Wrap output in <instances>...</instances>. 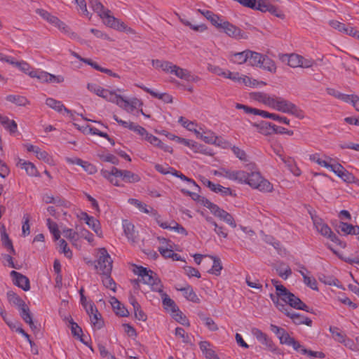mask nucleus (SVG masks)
Here are the masks:
<instances>
[{"mask_svg": "<svg viewBox=\"0 0 359 359\" xmlns=\"http://www.w3.org/2000/svg\"><path fill=\"white\" fill-rule=\"evenodd\" d=\"M220 219L224 221L226 224H228L229 226H231L233 228H235L236 226V222L232 217L231 214L225 211L224 210L222 209L219 214L217 216Z\"/></svg>", "mask_w": 359, "mask_h": 359, "instance_id": "nucleus-46", "label": "nucleus"}, {"mask_svg": "<svg viewBox=\"0 0 359 359\" xmlns=\"http://www.w3.org/2000/svg\"><path fill=\"white\" fill-rule=\"evenodd\" d=\"M32 78H36L43 83H47L49 73L39 70H32L29 73Z\"/></svg>", "mask_w": 359, "mask_h": 359, "instance_id": "nucleus-52", "label": "nucleus"}, {"mask_svg": "<svg viewBox=\"0 0 359 359\" xmlns=\"http://www.w3.org/2000/svg\"><path fill=\"white\" fill-rule=\"evenodd\" d=\"M270 297L273 302L274 304H276L277 308L283 312L287 317L292 319V322L296 325H306L307 326H311L312 325V320L306 316H304L298 313L289 311L286 307L285 305L281 303H279V299H276V302L275 300V297L273 294H271Z\"/></svg>", "mask_w": 359, "mask_h": 359, "instance_id": "nucleus-6", "label": "nucleus"}, {"mask_svg": "<svg viewBox=\"0 0 359 359\" xmlns=\"http://www.w3.org/2000/svg\"><path fill=\"white\" fill-rule=\"evenodd\" d=\"M62 234L66 238L69 239L70 241H77L78 240V233L74 231L72 229H63Z\"/></svg>", "mask_w": 359, "mask_h": 359, "instance_id": "nucleus-63", "label": "nucleus"}, {"mask_svg": "<svg viewBox=\"0 0 359 359\" xmlns=\"http://www.w3.org/2000/svg\"><path fill=\"white\" fill-rule=\"evenodd\" d=\"M46 104L57 112H62V110L69 112V111L65 107L62 102L57 100L52 97H48L46 100Z\"/></svg>", "mask_w": 359, "mask_h": 359, "instance_id": "nucleus-34", "label": "nucleus"}, {"mask_svg": "<svg viewBox=\"0 0 359 359\" xmlns=\"http://www.w3.org/2000/svg\"><path fill=\"white\" fill-rule=\"evenodd\" d=\"M201 140H203L205 142L208 144H215L217 139V137L213 132L206 131L203 133H201L199 131L198 137Z\"/></svg>", "mask_w": 359, "mask_h": 359, "instance_id": "nucleus-47", "label": "nucleus"}, {"mask_svg": "<svg viewBox=\"0 0 359 359\" xmlns=\"http://www.w3.org/2000/svg\"><path fill=\"white\" fill-rule=\"evenodd\" d=\"M301 55L297 54H291L288 56L287 65L291 67H299Z\"/></svg>", "mask_w": 359, "mask_h": 359, "instance_id": "nucleus-64", "label": "nucleus"}, {"mask_svg": "<svg viewBox=\"0 0 359 359\" xmlns=\"http://www.w3.org/2000/svg\"><path fill=\"white\" fill-rule=\"evenodd\" d=\"M16 165L18 167L24 169L28 175L31 177L39 176V172L34 163L19 158Z\"/></svg>", "mask_w": 359, "mask_h": 359, "instance_id": "nucleus-24", "label": "nucleus"}, {"mask_svg": "<svg viewBox=\"0 0 359 359\" xmlns=\"http://www.w3.org/2000/svg\"><path fill=\"white\" fill-rule=\"evenodd\" d=\"M278 338L281 344L291 346L296 351L298 348H301V344L294 338L290 337V334L285 330H283V332H282Z\"/></svg>", "mask_w": 359, "mask_h": 359, "instance_id": "nucleus-21", "label": "nucleus"}, {"mask_svg": "<svg viewBox=\"0 0 359 359\" xmlns=\"http://www.w3.org/2000/svg\"><path fill=\"white\" fill-rule=\"evenodd\" d=\"M134 272L141 278V281L149 285L153 291L162 292L163 285L161 280L153 271L143 266H137Z\"/></svg>", "mask_w": 359, "mask_h": 359, "instance_id": "nucleus-3", "label": "nucleus"}, {"mask_svg": "<svg viewBox=\"0 0 359 359\" xmlns=\"http://www.w3.org/2000/svg\"><path fill=\"white\" fill-rule=\"evenodd\" d=\"M248 172L239 170H229V178L228 180L236 182L239 184H245L248 180Z\"/></svg>", "mask_w": 359, "mask_h": 359, "instance_id": "nucleus-26", "label": "nucleus"}, {"mask_svg": "<svg viewBox=\"0 0 359 359\" xmlns=\"http://www.w3.org/2000/svg\"><path fill=\"white\" fill-rule=\"evenodd\" d=\"M172 318L179 323L182 324L184 326L189 327L190 323L187 317L183 314V313L178 309L177 311H175V313H172Z\"/></svg>", "mask_w": 359, "mask_h": 359, "instance_id": "nucleus-50", "label": "nucleus"}, {"mask_svg": "<svg viewBox=\"0 0 359 359\" xmlns=\"http://www.w3.org/2000/svg\"><path fill=\"white\" fill-rule=\"evenodd\" d=\"M280 291V299L295 309L310 312L309 308L298 297L290 292L284 286L278 288Z\"/></svg>", "mask_w": 359, "mask_h": 359, "instance_id": "nucleus-7", "label": "nucleus"}, {"mask_svg": "<svg viewBox=\"0 0 359 359\" xmlns=\"http://www.w3.org/2000/svg\"><path fill=\"white\" fill-rule=\"evenodd\" d=\"M113 118L118 124L122 126L123 128H128L129 130L137 133L142 137H145L146 135H147L148 132L147 131V130L141 126H139L133 122H128L123 121L118 118V117L116 115H114Z\"/></svg>", "mask_w": 359, "mask_h": 359, "instance_id": "nucleus-16", "label": "nucleus"}, {"mask_svg": "<svg viewBox=\"0 0 359 359\" xmlns=\"http://www.w3.org/2000/svg\"><path fill=\"white\" fill-rule=\"evenodd\" d=\"M102 98L105 99L107 101L116 103L120 107L122 106L123 97L120 95H117L114 91L106 89Z\"/></svg>", "mask_w": 359, "mask_h": 359, "instance_id": "nucleus-31", "label": "nucleus"}, {"mask_svg": "<svg viewBox=\"0 0 359 359\" xmlns=\"http://www.w3.org/2000/svg\"><path fill=\"white\" fill-rule=\"evenodd\" d=\"M263 57V55L249 50L248 61L250 65L259 67Z\"/></svg>", "mask_w": 359, "mask_h": 359, "instance_id": "nucleus-41", "label": "nucleus"}, {"mask_svg": "<svg viewBox=\"0 0 359 359\" xmlns=\"http://www.w3.org/2000/svg\"><path fill=\"white\" fill-rule=\"evenodd\" d=\"M128 202L136 206L141 212L149 214L151 212L150 206L135 198H130Z\"/></svg>", "mask_w": 359, "mask_h": 359, "instance_id": "nucleus-53", "label": "nucleus"}, {"mask_svg": "<svg viewBox=\"0 0 359 359\" xmlns=\"http://www.w3.org/2000/svg\"><path fill=\"white\" fill-rule=\"evenodd\" d=\"M312 220L316 229L322 236L330 238L332 242L338 244L341 247L345 246V244H344L339 240V238L333 233L330 227L327 224H325L321 218L318 217H312Z\"/></svg>", "mask_w": 359, "mask_h": 359, "instance_id": "nucleus-8", "label": "nucleus"}, {"mask_svg": "<svg viewBox=\"0 0 359 359\" xmlns=\"http://www.w3.org/2000/svg\"><path fill=\"white\" fill-rule=\"evenodd\" d=\"M87 88L90 92L95 93V95L102 97L103 95L105 92V88H102L100 85L96 83H88Z\"/></svg>", "mask_w": 359, "mask_h": 359, "instance_id": "nucleus-58", "label": "nucleus"}, {"mask_svg": "<svg viewBox=\"0 0 359 359\" xmlns=\"http://www.w3.org/2000/svg\"><path fill=\"white\" fill-rule=\"evenodd\" d=\"M81 219L85 221L86 224L92 229V230L99 237H102V231L100 221L93 216L88 215L86 212H82L81 213Z\"/></svg>", "mask_w": 359, "mask_h": 359, "instance_id": "nucleus-15", "label": "nucleus"}, {"mask_svg": "<svg viewBox=\"0 0 359 359\" xmlns=\"http://www.w3.org/2000/svg\"><path fill=\"white\" fill-rule=\"evenodd\" d=\"M213 260V265L212 268L208 271L210 273L214 274L215 276H219L221 273V271L222 269V264L221 259L217 257L211 256L210 257Z\"/></svg>", "mask_w": 359, "mask_h": 359, "instance_id": "nucleus-45", "label": "nucleus"}, {"mask_svg": "<svg viewBox=\"0 0 359 359\" xmlns=\"http://www.w3.org/2000/svg\"><path fill=\"white\" fill-rule=\"evenodd\" d=\"M179 123H180L184 128H186L187 130H190V131H192L194 132L197 137H198V134H199V130H198L196 128V124L192 122V121H190L187 119H186L185 118H184L183 116H180L179 118Z\"/></svg>", "mask_w": 359, "mask_h": 359, "instance_id": "nucleus-48", "label": "nucleus"}, {"mask_svg": "<svg viewBox=\"0 0 359 359\" xmlns=\"http://www.w3.org/2000/svg\"><path fill=\"white\" fill-rule=\"evenodd\" d=\"M115 173L126 183H136L141 180V177L130 170H114Z\"/></svg>", "mask_w": 359, "mask_h": 359, "instance_id": "nucleus-20", "label": "nucleus"}, {"mask_svg": "<svg viewBox=\"0 0 359 359\" xmlns=\"http://www.w3.org/2000/svg\"><path fill=\"white\" fill-rule=\"evenodd\" d=\"M114 170H118V168L116 167H112L110 170H102L101 174L103 177L109 180L112 184L116 187H119L120 184L117 178L120 177L119 175L115 173L116 172L114 171Z\"/></svg>", "mask_w": 359, "mask_h": 359, "instance_id": "nucleus-29", "label": "nucleus"}, {"mask_svg": "<svg viewBox=\"0 0 359 359\" xmlns=\"http://www.w3.org/2000/svg\"><path fill=\"white\" fill-rule=\"evenodd\" d=\"M259 67L271 72H274L276 69L275 62L266 55H264Z\"/></svg>", "mask_w": 359, "mask_h": 359, "instance_id": "nucleus-42", "label": "nucleus"}, {"mask_svg": "<svg viewBox=\"0 0 359 359\" xmlns=\"http://www.w3.org/2000/svg\"><path fill=\"white\" fill-rule=\"evenodd\" d=\"M1 241L5 248H6L10 252L15 255V251L13 248L11 240L9 238L8 234L6 232H1Z\"/></svg>", "mask_w": 359, "mask_h": 359, "instance_id": "nucleus-59", "label": "nucleus"}, {"mask_svg": "<svg viewBox=\"0 0 359 359\" xmlns=\"http://www.w3.org/2000/svg\"><path fill=\"white\" fill-rule=\"evenodd\" d=\"M20 315L23 320L27 323L32 320V315L27 304L19 309Z\"/></svg>", "mask_w": 359, "mask_h": 359, "instance_id": "nucleus-56", "label": "nucleus"}, {"mask_svg": "<svg viewBox=\"0 0 359 359\" xmlns=\"http://www.w3.org/2000/svg\"><path fill=\"white\" fill-rule=\"evenodd\" d=\"M249 50L231 54L230 60L236 64H243L248 61Z\"/></svg>", "mask_w": 359, "mask_h": 359, "instance_id": "nucleus-35", "label": "nucleus"}, {"mask_svg": "<svg viewBox=\"0 0 359 359\" xmlns=\"http://www.w3.org/2000/svg\"><path fill=\"white\" fill-rule=\"evenodd\" d=\"M143 103L136 97L130 100H126L123 97V104L121 107L128 112H132L135 109L142 107Z\"/></svg>", "mask_w": 359, "mask_h": 359, "instance_id": "nucleus-30", "label": "nucleus"}, {"mask_svg": "<svg viewBox=\"0 0 359 359\" xmlns=\"http://www.w3.org/2000/svg\"><path fill=\"white\" fill-rule=\"evenodd\" d=\"M180 21L182 24L184 25L189 27L191 29L196 31V32H203L207 29V27L204 24L201 25H193L191 22L189 20H184V19H180Z\"/></svg>", "mask_w": 359, "mask_h": 359, "instance_id": "nucleus-61", "label": "nucleus"}, {"mask_svg": "<svg viewBox=\"0 0 359 359\" xmlns=\"http://www.w3.org/2000/svg\"><path fill=\"white\" fill-rule=\"evenodd\" d=\"M303 276L304 283L312 290H318L317 281L314 278L306 276L304 272L301 271Z\"/></svg>", "mask_w": 359, "mask_h": 359, "instance_id": "nucleus-62", "label": "nucleus"}, {"mask_svg": "<svg viewBox=\"0 0 359 359\" xmlns=\"http://www.w3.org/2000/svg\"><path fill=\"white\" fill-rule=\"evenodd\" d=\"M255 126L259 129V133L265 135L273 133L275 128V124L267 121H262L258 124H255Z\"/></svg>", "mask_w": 359, "mask_h": 359, "instance_id": "nucleus-36", "label": "nucleus"}, {"mask_svg": "<svg viewBox=\"0 0 359 359\" xmlns=\"http://www.w3.org/2000/svg\"><path fill=\"white\" fill-rule=\"evenodd\" d=\"M211 191L215 193H221L223 196H231L232 191L229 187H224L219 184H215V187H212Z\"/></svg>", "mask_w": 359, "mask_h": 359, "instance_id": "nucleus-60", "label": "nucleus"}, {"mask_svg": "<svg viewBox=\"0 0 359 359\" xmlns=\"http://www.w3.org/2000/svg\"><path fill=\"white\" fill-rule=\"evenodd\" d=\"M36 13L39 14L43 19L46 20L50 25L58 28L64 34L73 39H79V36L74 32H72L71 29L65 22L58 19L56 16L53 15L47 11L41 8H38Z\"/></svg>", "mask_w": 359, "mask_h": 359, "instance_id": "nucleus-4", "label": "nucleus"}, {"mask_svg": "<svg viewBox=\"0 0 359 359\" xmlns=\"http://www.w3.org/2000/svg\"><path fill=\"white\" fill-rule=\"evenodd\" d=\"M123 228L126 236L128 241L134 243L136 241L138 233L135 230V226L128 220L123 221Z\"/></svg>", "mask_w": 359, "mask_h": 359, "instance_id": "nucleus-22", "label": "nucleus"}, {"mask_svg": "<svg viewBox=\"0 0 359 359\" xmlns=\"http://www.w3.org/2000/svg\"><path fill=\"white\" fill-rule=\"evenodd\" d=\"M259 116H261L263 118H271L274 121H277L279 123H283L286 125L290 124V120L285 116H280L278 114L269 113L266 111L259 110Z\"/></svg>", "mask_w": 359, "mask_h": 359, "instance_id": "nucleus-32", "label": "nucleus"}, {"mask_svg": "<svg viewBox=\"0 0 359 359\" xmlns=\"http://www.w3.org/2000/svg\"><path fill=\"white\" fill-rule=\"evenodd\" d=\"M136 86L145 92L149 93L152 97L158 98L159 100H163L165 103H172V97L166 93H159L154 91L153 90L143 86V85H139L136 84Z\"/></svg>", "mask_w": 359, "mask_h": 359, "instance_id": "nucleus-23", "label": "nucleus"}, {"mask_svg": "<svg viewBox=\"0 0 359 359\" xmlns=\"http://www.w3.org/2000/svg\"><path fill=\"white\" fill-rule=\"evenodd\" d=\"M0 121L4 128L11 133H14L17 131L18 126L15 121L10 120L8 117H1Z\"/></svg>", "mask_w": 359, "mask_h": 359, "instance_id": "nucleus-44", "label": "nucleus"}, {"mask_svg": "<svg viewBox=\"0 0 359 359\" xmlns=\"http://www.w3.org/2000/svg\"><path fill=\"white\" fill-rule=\"evenodd\" d=\"M7 298L8 302L17 306L18 309L26 304L25 302L13 291H8L7 292Z\"/></svg>", "mask_w": 359, "mask_h": 359, "instance_id": "nucleus-40", "label": "nucleus"}, {"mask_svg": "<svg viewBox=\"0 0 359 359\" xmlns=\"http://www.w3.org/2000/svg\"><path fill=\"white\" fill-rule=\"evenodd\" d=\"M217 29H222L227 36L237 40L248 38L247 33L229 21L222 20Z\"/></svg>", "mask_w": 359, "mask_h": 359, "instance_id": "nucleus-10", "label": "nucleus"}, {"mask_svg": "<svg viewBox=\"0 0 359 359\" xmlns=\"http://www.w3.org/2000/svg\"><path fill=\"white\" fill-rule=\"evenodd\" d=\"M309 158L311 161L316 163L322 167L330 169L331 171L332 170L333 166L334 165V164L332 163L333 159L331 157L323 155L322 158L320 154L319 153H315L309 155Z\"/></svg>", "mask_w": 359, "mask_h": 359, "instance_id": "nucleus-17", "label": "nucleus"}, {"mask_svg": "<svg viewBox=\"0 0 359 359\" xmlns=\"http://www.w3.org/2000/svg\"><path fill=\"white\" fill-rule=\"evenodd\" d=\"M329 330L332 333V338L339 343H341L346 337L345 334L339 331L337 327L330 326Z\"/></svg>", "mask_w": 359, "mask_h": 359, "instance_id": "nucleus-55", "label": "nucleus"}, {"mask_svg": "<svg viewBox=\"0 0 359 359\" xmlns=\"http://www.w3.org/2000/svg\"><path fill=\"white\" fill-rule=\"evenodd\" d=\"M111 306L116 314L119 315L122 317L128 316L129 314L128 311L125 308V306L116 298H112L111 302Z\"/></svg>", "mask_w": 359, "mask_h": 359, "instance_id": "nucleus-37", "label": "nucleus"}, {"mask_svg": "<svg viewBox=\"0 0 359 359\" xmlns=\"http://www.w3.org/2000/svg\"><path fill=\"white\" fill-rule=\"evenodd\" d=\"M332 171L345 182L353 183L355 181V176L346 170L340 163H334Z\"/></svg>", "mask_w": 359, "mask_h": 359, "instance_id": "nucleus-18", "label": "nucleus"}, {"mask_svg": "<svg viewBox=\"0 0 359 359\" xmlns=\"http://www.w3.org/2000/svg\"><path fill=\"white\" fill-rule=\"evenodd\" d=\"M250 97L255 100L262 102L278 111L294 115L299 118H304L303 111L294 104L283 97L264 92L252 93Z\"/></svg>", "mask_w": 359, "mask_h": 359, "instance_id": "nucleus-1", "label": "nucleus"}, {"mask_svg": "<svg viewBox=\"0 0 359 359\" xmlns=\"http://www.w3.org/2000/svg\"><path fill=\"white\" fill-rule=\"evenodd\" d=\"M6 100L18 106L25 107L29 104V100L25 97L21 95H8L6 96Z\"/></svg>", "mask_w": 359, "mask_h": 359, "instance_id": "nucleus-38", "label": "nucleus"}, {"mask_svg": "<svg viewBox=\"0 0 359 359\" xmlns=\"http://www.w3.org/2000/svg\"><path fill=\"white\" fill-rule=\"evenodd\" d=\"M89 4L94 12L104 20V23L108 27L120 32H124L127 25L120 20L110 15L111 11L105 8L98 0H89Z\"/></svg>", "mask_w": 359, "mask_h": 359, "instance_id": "nucleus-2", "label": "nucleus"}, {"mask_svg": "<svg viewBox=\"0 0 359 359\" xmlns=\"http://www.w3.org/2000/svg\"><path fill=\"white\" fill-rule=\"evenodd\" d=\"M13 278V283L18 287L22 288L24 291H28L30 289L29 280L27 277L15 271L10 273Z\"/></svg>", "mask_w": 359, "mask_h": 359, "instance_id": "nucleus-19", "label": "nucleus"}, {"mask_svg": "<svg viewBox=\"0 0 359 359\" xmlns=\"http://www.w3.org/2000/svg\"><path fill=\"white\" fill-rule=\"evenodd\" d=\"M198 11L201 13L204 17H205L208 20H210L212 25H214L217 29L222 21V19H221L218 15L213 13L210 11H202L198 9Z\"/></svg>", "mask_w": 359, "mask_h": 359, "instance_id": "nucleus-33", "label": "nucleus"}, {"mask_svg": "<svg viewBox=\"0 0 359 359\" xmlns=\"http://www.w3.org/2000/svg\"><path fill=\"white\" fill-rule=\"evenodd\" d=\"M71 324L72 333L74 337H77L79 340L83 344H86L85 339L82 337L83 331L82 329L78 325L77 323H74L73 320L69 322Z\"/></svg>", "mask_w": 359, "mask_h": 359, "instance_id": "nucleus-51", "label": "nucleus"}, {"mask_svg": "<svg viewBox=\"0 0 359 359\" xmlns=\"http://www.w3.org/2000/svg\"><path fill=\"white\" fill-rule=\"evenodd\" d=\"M252 333L262 344L266 346L268 350L273 353H276L278 351V349L273 341L262 331L257 328H252Z\"/></svg>", "mask_w": 359, "mask_h": 359, "instance_id": "nucleus-13", "label": "nucleus"}, {"mask_svg": "<svg viewBox=\"0 0 359 359\" xmlns=\"http://www.w3.org/2000/svg\"><path fill=\"white\" fill-rule=\"evenodd\" d=\"M176 290L178 291H181L183 292V295L184 297L192 302L199 303L200 299L198 297L196 292L194 291L192 287L189 285H186L185 287H179L177 286L175 287Z\"/></svg>", "mask_w": 359, "mask_h": 359, "instance_id": "nucleus-25", "label": "nucleus"}, {"mask_svg": "<svg viewBox=\"0 0 359 359\" xmlns=\"http://www.w3.org/2000/svg\"><path fill=\"white\" fill-rule=\"evenodd\" d=\"M150 213H151L155 217V219L159 226L164 229L174 230L179 233L187 235V230L182 225L179 224L175 221H172V224H175L174 226L168 225L166 222H163L162 220L161 215L158 214L156 210H155L153 208H150Z\"/></svg>", "mask_w": 359, "mask_h": 359, "instance_id": "nucleus-11", "label": "nucleus"}, {"mask_svg": "<svg viewBox=\"0 0 359 359\" xmlns=\"http://www.w3.org/2000/svg\"><path fill=\"white\" fill-rule=\"evenodd\" d=\"M163 301V305L165 310H170L171 313H175V311H178V306L175 304V302L169 297V296L163 292L162 290L161 292H159Z\"/></svg>", "mask_w": 359, "mask_h": 359, "instance_id": "nucleus-28", "label": "nucleus"}, {"mask_svg": "<svg viewBox=\"0 0 359 359\" xmlns=\"http://www.w3.org/2000/svg\"><path fill=\"white\" fill-rule=\"evenodd\" d=\"M246 181L245 184L260 191L271 192L273 191V185L269 181L263 178L259 172H248V177Z\"/></svg>", "mask_w": 359, "mask_h": 359, "instance_id": "nucleus-5", "label": "nucleus"}, {"mask_svg": "<svg viewBox=\"0 0 359 359\" xmlns=\"http://www.w3.org/2000/svg\"><path fill=\"white\" fill-rule=\"evenodd\" d=\"M210 344L207 341H201L199 347L206 359H219L215 351L210 348Z\"/></svg>", "mask_w": 359, "mask_h": 359, "instance_id": "nucleus-27", "label": "nucleus"}, {"mask_svg": "<svg viewBox=\"0 0 359 359\" xmlns=\"http://www.w3.org/2000/svg\"><path fill=\"white\" fill-rule=\"evenodd\" d=\"M86 312L90 316L92 325L97 330L101 329L104 325L101 314L93 304L90 303L89 309H86Z\"/></svg>", "mask_w": 359, "mask_h": 359, "instance_id": "nucleus-14", "label": "nucleus"}, {"mask_svg": "<svg viewBox=\"0 0 359 359\" xmlns=\"http://www.w3.org/2000/svg\"><path fill=\"white\" fill-rule=\"evenodd\" d=\"M175 335L182 339V341L187 344H191V338L189 335L182 327H177L175 329Z\"/></svg>", "mask_w": 359, "mask_h": 359, "instance_id": "nucleus-57", "label": "nucleus"}, {"mask_svg": "<svg viewBox=\"0 0 359 359\" xmlns=\"http://www.w3.org/2000/svg\"><path fill=\"white\" fill-rule=\"evenodd\" d=\"M278 276L284 279H287L292 274V271L289 266L285 264H280L276 269Z\"/></svg>", "mask_w": 359, "mask_h": 359, "instance_id": "nucleus-54", "label": "nucleus"}, {"mask_svg": "<svg viewBox=\"0 0 359 359\" xmlns=\"http://www.w3.org/2000/svg\"><path fill=\"white\" fill-rule=\"evenodd\" d=\"M297 351L301 353L303 355H307L310 358H324L325 357V355L323 352L308 350L302 344L301 348H298Z\"/></svg>", "mask_w": 359, "mask_h": 359, "instance_id": "nucleus-43", "label": "nucleus"}, {"mask_svg": "<svg viewBox=\"0 0 359 359\" xmlns=\"http://www.w3.org/2000/svg\"><path fill=\"white\" fill-rule=\"evenodd\" d=\"M150 213H151L155 217V219L159 226L164 229L174 230L179 233L187 235V230L182 225L179 224L175 221H172V224H175L174 226L168 225L166 222H163L162 220L161 215L158 214L156 210H155L153 208H150Z\"/></svg>", "mask_w": 359, "mask_h": 359, "instance_id": "nucleus-12", "label": "nucleus"}, {"mask_svg": "<svg viewBox=\"0 0 359 359\" xmlns=\"http://www.w3.org/2000/svg\"><path fill=\"white\" fill-rule=\"evenodd\" d=\"M99 258L96 269L102 275L111 273L112 270V259L105 248H101L99 251Z\"/></svg>", "mask_w": 359, "mask_h": 359, "instance_id": "nucleus-9", "label": "nucleus"}, {"mask_svg": "<svg viewBox=\"0 0 359 359\" xmlns=\"http://www.w3.org/2000/svg\"><path fill=\"white\" fill-rule=\"evenodd\" d=\"M174 74L177 77L184 79L186 81H191L192 76L191 73L186 69L181 68L177 65H175L172 73Z\"/></svg>", "mask_w": 359, "mask_h": 359, "instance_id": "nucleus-39", "label": "nucleus"}, {"mask_svg": "<svg viewBox=\"0 0 359 359\" xmlns=\"http://www.w3.org/2000/svg\"><path fill=\"white\" fill-rule=\"evenodd\" d=\"M47 226L50 233L53 234L54 240L58 241L60 238V231L58 229L57 224L55 222L52 221L50 219H48Z\"/></svg>", "mask_w": 359, "mask_h": 359, "instance_id": "nucleus-49", "label": "nucleus"}]
</instances>
